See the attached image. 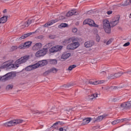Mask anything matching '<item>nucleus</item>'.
<instances>
[{
	"instance_id": "48",
	"label": "nucleus",
	"mask_w": 131,
	"mask_h": 131,
	"mask_svg": "<svg viewBox=\"0 0 131 131\" xmlns=\"http://www.w3.org/2000/svg\"><path fill=\"white\" fill-rule=\"evenodd\" d=\"M60 122H57L55 123L53 125H52V127H56L55 126H56V125H58V124H59V123H60Z\"/></svg>"
},
{
	"instance_id": "43",
	"label": "nucleus",
	"mask_w": 131,
	"mask_h": 131,
	"mask_svg": "<svg viewBox=\"0 0 131 131\" xmlns=\"http://www.w3.org/2000/svg\"><path fill=\"white\" fill-rule=\"evenodd\" d=\"M17 49H18V47H17V46H12L11 47V50L12 51H16V50H17Z\"/></svg>"
},
{
	"instance_id": "22",
	"label": "nucleus",
	"mask_w": 131,
	"mask_h": 131,
	"mask_svg": "<svg viewBox=\"0 0 131 131\" xmlns=\"http://www.w3.org/2000/svg\"><path fill=\"white\" fill-rule=\"evenodd\" d=\"M90 83H91V84H93L94 85H96L97 84H101V83H104V82H105L104 80H100V81H90Z\"/></svg>"
},
{
	"instance_id": "44",
	"label": "nucleus",
	"mask_w": 131,
	"mask_h": 131,
	"mask_svg": "<svg viewBox=\"0 0 131 131\" xmlns=\"http://www.w3.org/2000/svg\"><path fill=\"white\" fill-rule=\"evenodd\" d=\"M113 102H117V101H119V98L118 97L114 98L112 99Z\"/></svg>"
},
{
	"instance_id": "24",
	"label": "nucleus",
	"mask_w": 131,
	"mask_h": 131,
	"mask_svg": "<svg viewBox=\"0 0 131 131\" xmlns=\"http://www.w3.org/2000/svg\"><path fill=\"white\" fill-rule=\"evenodd\" d=\"M91 120H92V118H87L84 119L83 120L82 125H85V124H88V123H90V122H91Z\"/></svg>"
},
{
	"instance_id": "30",
	"label": "nucleus",
	"mask_w": 131,
	"mask_h": 131,
	"mask_svg": "<svg viewBox=\"0 0 131 131\" xmlns=\"http://www.w3.org/2000/svg\"><path fill=\"white\" fill-rule=\"evenodd\" d=\"M122 74H123V73H122L121 72H119L118 73L114 74V75L115 76V79L118 78V77H120V76H121Z\"/></svg>"
},
{
	"instance_id": "16",
	"label": "nucleus",
	"mask_w": 131,
	"mask_h": 131,
	"mask_svg": "<svg viewBox=\"0 0 131 131\" xmlns=\"http://www.w3.org/2000/svg\"><path fill=\"white\" fill-rule=\"evenodd\" d=\"M33 21V19H29L26 22L23 21L21 23V26H24L25 27H28V26H29V25L31 24Z\"/></svg>"
},
{
	"instance_id": "50",
	"label": "nucleus",
	"mask_w": 131,
	"mask_h": 131,
	"mask_svg": "<svg viewBox=\"0 0 131 131\" xmlns=\"http://www.w3.org/2000/svg\"><path fill=\"white\" fill-rule=\"evenodd\" d=\"M65 19V17L61 16H60V17H59V20H63V19Z\"/></svg>"
},
{
	"instance_id": "12",
	"label": "nucleus",
	"mask_w": 131,
	"mask_h": 131,
	"mask_svg": "<svg viewBox=\"0 0 131 131\" xmlns=\"http://www.w3.org/2000/svg\"><path fill=\"white\" fill-rule=\"evenodd\" d=\"M107 115H103L101 116H98L96 118H93V120L94 122H99V121H102L104 118H105V117H107Z\"/></svg>"
},
{
	"instance_id": "38",
	"label": "nucleus",
	"mask_w": 131,
	"mask_h": 131,
	"mask_svg": "<svg viewBox=\"0 0 131 131\" xmlns=\"http://www.w3.org/2000/svg\"><path fill=\"white\" fill-rule=\"evenodd\" d=\"M124 7H126V6H128L129 4V1L128 0H126L124 2Z\"/></svg>"
},
{
	"instance_id": "21",
	"label": "nucleus",
	"mask_w": 131,
	"mask_h": 131,
	"mask_svg": "<svg viewBox=\"0 0 131 131\" xmlns=\"http://www.w3.org/2000/svg\"><path fill=\"white\" fill-rule=\"evenodd\" d=\"M58 21H59V20L58 19L52 20L49 23L46 24L44 25V27H49V26H51V25H53L54 23H56V22H58Z\"/></svg>"
},
{
	"instance_id": "26",
	"label": "nucleus",
	"mask_w": 131,
	"mask_h": 131,
	"mask_svg": "<svg viewBox=\"0 0 131 131\" xmlns=\"http://www.w3.org/2000/svg\"><path fill=\"white\" fill-rule=\"evenodd\" d=\"M38 64L39 65V67H42V66H45V65H47L48 64V61L46 60H43L41 61H39L38 62Z\"/></svg>"
},
{
	"instance_id": "53",
	"label": "nucleus",
	"mask_w": 131,
	"mask_h": 131,
	"mask_svg": "<svg viewBox=\"0 0 131 131\" xmlns=\"http://www.w3.org/2000/svg\"><path fill=\"white\" fill-rule=\"evenodd\" d=\"M107 15H111L112 14V11H109L107 12Z\"/></svg>"
},
{
	"instance_id": "40",
	"label": "nucleus",
	"mask_w": 131,
	"mask_h": 131,
	"mask_svg": "<svg viewBox=\"0 0 131 131\" xmlns=\"http://www.w3.org/2000/svg\"><path fill=\"white\" fill-rule=\"evenodd\" d=\"M96 41L99 42V41H100V39H101V37H100V36H99L98 34L96 35Z\"/></svg>"
},
{
	"instance_id": "52",
	"label": "nucleus",
	"mask_w": 131,
	"mask_h": 131,
	"mask_svg": "<svg viewBox=\"0 0 131 131\" xmlns=\"http://www.w3.org/2000/svg\"><path fill=\"white\" fill-rule=\"evenodd\" d=\"M59 130L60 131H66V129H64V128H63V127H60L59 128Z\"/></svg>"
},
{
	"instance_id": "17",
	"label": "nucleus",
	"mask_w": 131,
	"mask_h": 131,
	"mask_svg": "<svg viewBox=\"0 0 131 131\" xmlns=\"http://www.w3.org/2000/svg\"><path fill=\"white\" fill-rule=\"evenodd\" d=\"M95 45V42L93 41H87L84 43V47L85 48H92Z\"/></svg>"
},
{
	"instance_id": "36",
	"label": "nucleus",
	"mask_w": 131,
	"mask_h": 131,
	"mask_svg": "<svg viewBox=\"0 0 131 131\" xmlns=\"http://www.w3.org/2000/svg\"><path fill=\"white\" fill-rule=\"evenodd\" d=\"M76 67V65L73 64L72 66H70V67H69L68 70L69 71H71L72 70V69H73L74 68H75Z\"/></svg>"
},
{
	"instance_id": "60",
	"label": "nucleus",
	"mask_w": 131,
	"mask_h": 131,
	"mask_svg": "<svg viewBox=\"0 0 131 131\" xmlns=\"http://www.w3.org/2000/svg\"><path fill=\"white\" fill-rule=\"evenodd\" d=\"M130 16H131V13H130Z\"/></svg>"
},
{
	"instance_id": "49",
	"label": "nucleus",
	"mask_w": 131,
	"mask_h": 131,
	"mask_svg": "<svg viewBox=\"0 0 131 131\" xmlns=\"http://www.w3.org/2000/svg\"><path fill=\"white\" fill-rule=\"evenodd\" d=\"M49 73H51V72L50 71V70L45 72L43 74L44 75H48V74H49Z\"/></svg>"
},
{
	"instance_id": "34",
	"label": "nucleus",
	"mask_w": 131,
	"mask_h": 131,
	"mask_svg": "<svg viewBox=\"0 0 131 131\" xmlns=\"http://www.w3.org/2000/svg\"><path fill=\"white\" fill-rule=\"evenodd\" d=\"M49 70H50V73H57V71H58V70H57V69L55 68L51 69Z\"/></svg>"
},
{
	"instance_id": "62",
	"label": "nucleus",
	"mask_w": 131,
	"mask_h": 131,
	"mask_svg": "<svg viewBox=\"0 0 131 131\" xmlns=\"http://www.w3.org/2000/svg\"><path fill=\"white\" fill-rule=\"evenodd\" d=\"M0 89H1V86H0Z\"/></svg>"
},
{
	"instance_id": "25",
	"label": "nucleus",
	"mask_w": 131,
	"mask_h": 131,
	"mask_svg": "<svg viewBox=\"0 0 131 131\" xmlns=\"http://www.w3.org/2000/svg\"><path fill=\"white\" fill-rule=\"evenodd\" d=\"M8 21V16H4L3 17L0 18V24H4Z\"/></svg>"
},
{
	"instance_id": "23",
	"label": "nucleus",
	"mask_w": 131,
	"mask_h": 131,
	"mask_svg": "<svg viewBox=\"0 0 131 131\" xmlns=\"http://www.w3.org/2000/svg\"><path fill=\"white\" fill-rule=\"evenodd\" d=\"M76 11L74 10H71L69 11L66 14V17H71V16H73V15H76Z\"/></svg>"
},
{
	"instance_id": "58",
	"label": "nucleus",
	"mask_w": 131,
	"mask_h": 131,
	"mask_svg": "<svg viewBox=\"0 0 131 131\" xmlns=\"http://www.w3.org/2000/svg\"><path fill=\"white\" fill-rule=\"evenodd\" d=\"M129 1V5H130V4H131V0H128Z\"/></svg>"
},
{
	"instance_id": "8",
	"label": "nucleus",
	"mask_w": 131,
	"mask_h": 131,
	"mask_svg": "<svg viewBox=\"0 0 131 131\" xmlns=\"http://www.w3.org/2000/svg\"><path fill=\"white\" fill-rule=\"evenodd\" d=\"M119 16L116 15L113 18L112 20L110 22L112 27H114V26H116V25L118 24L119 23Z\"/></svg>"
},
{
	"instance_id": "2",
	"label": "nucleus",
	"mask_w": 131,
	"mask_h": 131,
	"mask_svg": "<svg viewBox=\"0 0 131 131\" xmlns=\"http://www.w3.org/2000/svg\"><path fill=\"white\" fill-rule=\"evenodd\" d=\"M30 58V56L29 55H25L21 58H19L15 61V64L12 63V65H14V67L11 68H16V67H19V64H23V63H25ZM14 62L13 60H12Z\"/></svg>"
},
{
	"instance_id": "9",
	"label": "nucleus",
	"mask_w": 131,
	"mask_h": 131,
	"mask_svg": "<svg viewBox=\"0 0 131 131\" xmlns=\"http://www.w3.org/2000/svg\"><path fill=\"white\" fill-rule=\"evenodd\" d=\"M63 49L62 46H56L49 49V52L50 53H56V52H59Z\"/></svg>"
},
{
	"instance_id": "7",
	"label": "nucleus",
	"mask_w": 131,
	"mask_h": 131,
	"mask_svg": "<svg viewBox=\"0 0 131 131\" xmlns=\"http://www.w3.org/2000/svg\"><path fill=\"white\" fill-rule=\"evenodd\" d=\"M32 42L31 41H27L24 43L20 44L18 48L20 49L21 50H24V49H28V48H30L31 47V45Z\"/></svg>"
},
{
	"instance_id": "33",
	"label": "nucleus",
	"mask_w": 131,
	"mask_h": 131,
	"mask_svg": "<svg viewBox=\"0 0 131 131\" xmlns=\"http://www.w3.org/2000/svg\"><path fill=\"white\" fill-rule=\"evenodd\" d=\"M49 62L50 64H52V65H56V64H57V61L56 59H50Z\"/></svg>"
},
{
	"instance_id": "10",
	"label": "nucleus",
	"mask_w": 131,
	"mask_h": 131,
	"mask_svg": "<svg viewBox=\"0 0 131 131\" xmlns=\"http://www.w3.org/2000/svg\"><path fill=\"white\" fill-rule=\"evenodd\" d=\"M75 41H78L77 38H75L74 37H70L67 40H64L63 42L65 43H73V42H75Z\"/></svg>"
},
{
	"instance_id": "4",
	"label": "nucleus",
	"mask_w": 131,
	"mask_h": 131,
	"mask_svg": "<svg viewBox=\"0 0 131 131\" xmlns=\"http://www.w3.org/2000/svg\"><path fill=\"white\" fill-rule=\"evenodd\" d=\"M83 24L84 25H86L88 24L89 26L91 27H96L97 28H99V25L96 24L95 21L91 19H86L84 20Z\"/></svg>"
},
{
	"instance_id": "61",
	"label": "nucleus",
	"mask_w": 131,
	"mask_h": 131,
	"mask_svg": "<svg viewBox=\"0 0 131 131\" xmlns=\"http://www.w3.org/2000/svg\"><path fill=\"white\" fill-rule=\"evenodd\" d=\"M102 72H105L104 71Z\"/></svg>"
},
{
	"instance_id": "29",
	"label": "nucleus",
	"mask_w": 131,
	"mask_h": 131,
	"mask_svg": "<svg viewBox=\"0 0 131 131\" xmlns=\"http://www.w3.org/2000/svg\"><path fill=\"white\" fill-rule=\"evenodd\" d=\"M53 46H55V42L54 41H52L49 43H47L46 45V47L47 48V49H50V48H52V47H53Z\"/></svg>"
},
{
	"instance_id": "35",
	"label": "nucleus",
	"mask_w": 131,
	"mask_h": 131,
	"mask_svg": "<svg viewBox=\"0 0 131 131\" xmlns=\"http://www.w3.org/2000/svg\"><path fill=\"white\" fill-rule=\"evenodd\" d=\"M68 26V24L64 23V24H61L58 26V27L59 28H63L67 27Z\"/></svg>"
},
{
	"instance_id": "28",
	"label": "nucleus",
	"mask_w": 131,
	"mask_h": 131,
	"mask_svg": "<svg viewBox=\"0 0 131 131\" xmlns=\"http://www.w3.org/2000/svg\"><path fill=\"white\" fill-rule=\"evenodd\" d=\"M13 88H14V85L9 84L6 86V91H11V90H13Z\"/></svg>"
},
{
	"instance_id": "27",
	"label": "nucleus",
	"mask_w": 131,
	"mask_h": 131,
	"mask_svg": "<svg viewBox=\"0 0 131 131\" xmlns=\"http://www.w3.org/2000/svg\"><path fill=\"white\" fill-rule=\"evenodd\" d=\"M10 77H12V73H8L7 74H6L5 76L3 77V79H5V80H8L10 79Z\"/></svg>"
},
{
	"instance_id": "20",
	"label": "nucleus",
	"mask_w": 131,
	"mask_h": 131,
	"mask_svg": "<svg viewBox=\"0 0 131 131\" xmlns=\"http://www.w3.org/2000/svg\"><path fill=\"white\" fill-rule=\"evenodd\" d=\"M127 119H123L121 120H114V121L112 122V124L113 125H115V124H117V123H119V122H123V121H127Z\"/></svg>"
},
{
	"instance_id": "54",
	"label": "nucleus",
	"mask_w": 131,
	"mask_h": 131,
	"mask_svg": "<svg viewBox=\"0 0 131 131\" xmlns=\"http://www.w3.org/2000/svg\"><path fill=\"white\" fill-rule=\"evenodd\" d=\"M119 7H124V5L123 3H120L119 4Z\"/></svg>"
},
{
	"instance_id": "6",
	"label": "nucleus",
	"mask_w": 131,
	"mask_h": 131,
	"mask_svg": "<svg viewBox=\"0 0 131 131\" xmlns=\"http://www.w3.org/2000/svg\"><path fill=\"white\" fill-rule=\"evenodd\" d=\"M79 47V43H78V41H75L68 45L67 49V50H75V49H77Z\"/></svg>"
},
{
	"instance_id": "47",
	"label": "nucleus",
	"mask_w": 131,
	"mask_h": 131,
	"mask_svg": "<svg viewBox=\"0 0 131 131\" xmlns=\"http://www.w3.org/2000/svg\"><path fill=\"white\" fill-rule=\"evenodd\" d=\"M130 45V43L129 42H127L123 45V47H128Z\"/></svg>"
},
{
	"instance_id": "19",
	"label": "nucleus",
	"mask_w": 131,
	"mask_h": 131,
	"mask_svg": "<svg viewBox=\"0 0 131 131\" xmlns=\"http://www.w3.org/2000/svg\"><path fill=\"white\" fill-rule=\"evenodd\" d=\"M71 56V53H64L61 55V59H62L63 60H67V59H68V58H69Z\"/></svg>"
},
{
	"instance_id": "41",
	"label": "nucleus",
	"mask_w": 131,
	"mask_h": 131,
	"mask_svg": "<svg viewBox=\"0 0 131 131\" xmlns=\"http://www.w3.org/2000/svg\"><path fill=\"white\" fill-rule=\"evenodd\" d=\"M72 32L73 33H76V32H77V28H73L72 29Z\"/></svg>"
},
{
	"instance_id": "3",
	"label": "nucleus",
	"mask_w": 131,
	"mask_h": 131,
	"mask_svg": "<svg viewBox=\"0 0 131 131\" xmlns=\"http://www.w3.org/2000/svg\"><path fill=\"white\" fill-rule=\"evenodd\" d=\"M111 24L110 21H109V20H108L107 19L103 20V29L106 33H110V31H111Z\"/></svg>"
},
{
	"instance_id": "59",
	"label": "nucleus",
	"mask_w": 131,
	"mask_h": 131,
	"mask_svg": "<svg viewBox=\"0 0 131 131\" xmlns=\"http://www.w3.org/2000/svg\"><path fill=\"white\" fill-rule=\"evenodd\" d=\"M0 79H2V77L0 76Z\"/></svg>"
},
{
	"instance_id": "31",
	"label": "nucleus",
	"mask_w": 131,
	"mask_h": 131,
	"mask_svg": "<svg viewBox=\"0 0 131 131\" xmlns=\"http://www.w3.org/2000/svg\"><path fill=\"white\" fill-rule=\"evenodd\" d=\"M107 78V79H115L114 74H108Z\"/></svg>"
},
{
	"instance_id": "55",
	"label": "nucleus",
	"mask_w": 131,
	"mask_h": 131,
	"mask_svg": "<svg viewBox=\"0 0 131 131\" xmlns=\"http://www.w3.org/2000/svg\"><path fill=\"white\" fill-rule=\"evenodd\" d=\"M107 40H104V41H103V43H104V45H107Z\"/></svg>"
},
{
	"instance_id": "51",
	"label": "nucleus",
	"mask_w": 131,
	"mask_h": 131,
	"mask_svg": "<svg viewBox=\"0 0 131 131\" xmlns=\"http://www.w3.org/2000/svg\"><path fill=\"white\" fill-rule=\"evenodd\" d=\"M70 110H72V109H71V108H65V111H68V112H69V111H70Z\"/></svg>"
},
{
	"instance_id": "1",
	"label": "nucleus",
	"mask_w": 131,
	"mask_h": 131,
	"mask_svg": "<svg viewBox=\"0 0 131 131\" xmlns=\"http://www.w3.org/2000/svg\"><path fill=\"white\" fill-rule=\"evenodd\" d=\"M22 122H23V120L15 119L6 122L3 124V125L5 126V127H11V126L17 125V124H20V123H22Z\"/></svg>"
},
{
	"instance_id": "37",
	"label": "nucleus",
	"mask_w": 131,
	"mask_h": 131,
	"mask_svg": "<svg viewBox=\"0 0 131 131\" xmlns=\"http://www.w3.org/2000/svg\"><path fill=\"white\" fill-rule=\"evenodd\" d=\"M74 84L73 83H70L66 85H64V88H70V86H74Z\"/></svg>"
},
{
	"instance_id": "13",
	"label": "nucleus",
	"mask_w": 131,
	"mask_h": 131,
	"mask_svg": "<svg viewBox=\"0 0 131 131\" xmlns=\"http://www.w3.org/2000/svg\"><path fill=\"white\" fill-rule=\"evenodd\" d=\"M42 47V45L41 44V43L40 42L36 43L33 46L32 50L33 51H37L38 50L41 49Z\"/></svg>"
},
{
	"instance_id": "11",
	"label": "nucleus",
	"mask_w": 131,
	"mask_h": 131,
	"mask_svg": "<svg viewBox=\"0 0 131 131\" xmlns=\"http://www.w3.org/2000/svg\"><path fill=\"white\" fill-rule=\"evenodd\" d=\"M47 53L46 52V50L45 49H41L40 50H38L35 54L36 57L37 58H39V57H42V56H45Z\"/></svg>"
},
{
	"instance_id": "32",
	"label": "nucleus",
	"mask_w": 131,
	"mask_h": 131,
	"mask_svg": "<svg viewBox=\"0 0 131 131\" xmlns=\"http://www.w3.org/2000/svg\"><path fill=\"white\" fill-rule=\"evenodd\" d=\"M31 67H32V70H33V69H36V68H38L39 67V66L38 64V62L31 66Z\"/></svg>"
},
{
	"instance_id": "5",
	"label": "nucleus",
	"mask_w": 131,
	"mask_h": 131,
	"mask_svg": "<svg viewBox=\"0 0 131 131\" xmlns=\"http://www.w3.org/2000/svg\"><path fill=\"white\" fill-rule=\"evenodd\" d=\"M13 62V60H10L7 61H6L1 66H0L1 69L3 68H8V69H11V68L14 67V66L12 63Z\"/></svg>"
},
{
	"instance_id": "39",
	"label": "nucleus",
	"mask_w": 131,
	"mask_h": 131,
	"mask_svg": "<svg viewBox=\"0 0 131 131\" xmlns=\"http://www.w3.org/2000/svg\"><path fill=\"white\" fill-rule=\"evenodd\" d=\"M113 41V39H110L108 41H107L106 42V46H109Z\"/></svg>"
},
{
	"instance_id": "14",
	"label": "nucleus",
	"mask_w": 131,
	"mask_h": 131,
	"mask_svg": "<svg viewBox=\"0 0 131 131\" xmlns=\"http://www.w3.org/2000/svg\"><path fill=\"white\" fill-rule=\"evenodd\" d=\"M131 102L128 101L127 102H123L121 104L120 107L121 108H123V109H125L126 108L130 107Z\"/></svg>"
},
{
	"instance_id": "45",
	"label": "nucleus",
	"mask_w": 131,
	"mask_h": 131,
	"mask_svg": "<svg viewBox=\"0 0 131 131\" xmlns=\"http://www.w3.org/2000/svg\"><path fill=\"white\" fill-rule=\"evenodd\" d=\"M36 114H42V113H43V111H36Z\"/></svg>"
},
{
	"instance_id": "42",
	"label": "nucleus",
	"mask_w": 131,
	"mask_h": 131,
	"mask_svg": "<svg viewBox=\"0 0 131 131\" xmlns=\"http://www.w3.org/2000/svg\"><path fill=\"white\" fill-rule=\"evenodd\" d=\"M26 70H28V71H30L31 70H32V68L31 67V66H30L26 68Z\"/></svg>"
},
{
	"instance_id": "18",
	"label": "nucleus",
	"mask_w": 131,
	"mask_h": 131,
	"mask_svg": "<svg viewBox=\"0 0 131 131\" xmlns=\"http://www.w3.org/2000/svg\"><path fill=\"white\" fill-rule=\"evenodd\" d=\"M35 32H32V33H29L23 35L21 37L19 38V40H22V39H25L26 37H28V36H30V35H32V34H34Z\"/></svg>"
},
{
	"instance_id": "56",
	"label": "nucleus",
	"mask_w": 131,
	"mask_h": 131,
	"mask_svg": "<svg viewBox=\"0 0 131 131\" xmlns=\"http://www.w3.org/2000/svg\"><path fill=\"white\" fill-rule=\"evenodd\" d=\"M3 12L4 14L7 13V9H4Z\"/></svg>"
},
{
	"instance_id": "46",
	"label": "nucleus",
	"mask_w": 131,
	"mask_h": 131,
	"mask_svg": "<svg viewBox=\"0 0 131 131\" xmlns=\"http://www.w3.org/2000/svg\"><path fill=\"white\" fill-rule=\"evenodd\" d=\"M49 37V38H51V39L55 38H56V36L54 35H50Z\"/></svg>"
},
{
	"instance_id": "57",
	"label": "nucleus",
	"mask_w": 131,
	"mask_h": 131,
	"mask_svg": "<svg viewBox=\"0 0 131 131\" xmlns=\"http://www.w3.org/2000/svg\"><path fill=\"white\" fill-rule=\"evenodd\" d=\"M109 89H110V87H106V88H105V90H109Z\"/></svg>"
},
{
	"instance_id": "15",
	"label": "nucleus",
	"mask_w": 131,
	"mask_h": 131,
	"mask_svg": "<svg viewBox=\"0 0 131 131\" xmlns=\"http://www.w3.org/2000/svg\"><path fill=\"white\" fill-rule=\"evenodd\" d=\"M98 96H99V94L94 93L88 96V99L89 100H91V101H94V100L97 99V98H98Z\"/></svg>"
}]
</instances>
